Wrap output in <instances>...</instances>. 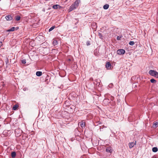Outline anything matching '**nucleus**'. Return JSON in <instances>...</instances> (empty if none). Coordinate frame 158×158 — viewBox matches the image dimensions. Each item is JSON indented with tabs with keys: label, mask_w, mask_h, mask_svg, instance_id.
<instances>
[{
	"label": "nucleus",
	"mask_w": 158,
	"mask_h": 158,
	"mask_svg": "<svg viewBox=\"0 0 158 158\" xmlns=\"http://www.w3.org/2000/svg\"><path fill=\"white\" fill-rule=\"evenodd\" d=\"M55 28V26H53L51 27L49 30V31H50L52 30Z\"/></svg>",
	"instance_id": "nucleus-21"
},
{
	"label": "nucleus",
	"mask_w": 158,
	"mask_h": 158,
	"mask_svg": "<svg viewBox=\"0 0 158 158\" xmlns=\"http://www.w3.org/2000/svg\"><path fill=\"white\" fill-rule=\"evenodd\" d=\"M2 45V42H0V48Z\"/></svg>",
	"instance_id": "nucleus-26"
},
{
	"label": "nucleus",
	"mask_w": 158,
	"mask_h": 158,
	"mask_svg": "<svg viewBox=\"0 0 158 158\" xmlns=\"http://www.w3.org/2000/svg\"><path fill=\"white\" fill-rule=\"evenodd\" d=\"M153 127L154 128H156L158 127V121L154 123Z\"/></svg>",
	"instance_id": "nucleus-14"
},
{
	"label": "nucleus",
	"mask_w": 158,
	"mask_h": 158,
	"mask_svg": "<svg viewBox=\"0 0 158 158\" xmlns=\"http://www.w3.org/2000/svg\"><path fill=\"white\" fill-rule=\"evenodd\" d=\"M106 67L107 69H110L111 67V64L109 62H107L106 64Z\"/></svg>",
	"instance_id": "nucleus-5"
},
{
	"label": "nucleus",
	"mask_w": 158,
	"mask_h": 158,
	"mask_svg": "<svg viewBox=\"0 0 158 158\" xmlns=\"http://www.w3.org/2000/svg\"><path fill=\"white\" fill-rule=\"evenodd\" d=\"M53 44L54 45H57V41L56 40H54L53 41Z\"/></svg>",
	"instance_id": "nucleus-18"
},
{
	"label": "nucleus",
	"mask_w": 158,
	"mask_h": 158,
	"mask_svg": "<svg viewBox=\"0 0 158 158\" xmlns=\"http://www.w3.org/2000/svg\"><path fill=\"white\" fill-rule=\"evenodd\" d=\"M136 142L135 143L131 142L129 143V147L130 148H132L136 144Z\"/></svg>",
	"instance_id": "nucleus-9"
},
{
	"label": "nucleus",
	"mask_w": 158,
	"mask_h": 158,
	"mask_svg": "<svg viewBox=\"0 0 158 158\" xmlns=\"http://www.w3.org/2000/svg\"><path fill=\"white\" fill-rule=\"evenodd\" d=\"M8 60H7V61H6V62L7 63H8Z\"/></svg>",
	"instance_id": "nucleus-28"
},
{
	"label": "nucleus",
	"mask_w": 158,
	"mask_h": 158,
	"mask_svg": "<svg viewBox=\"0 0 158 158\" xmlns=\"http://www.w3.org/2000/svg\"><path fill=\"white\" fill-rule=\"evenodd\" d=\"M5 18L6 20L8 21L11 20L12 19V17L10 15H6V16Z\"/></svg>",
	"instance_id": "nucleus-7"
},
{
	"label": "nucleus",
	"mask_w": 158,
	"mask_h": 158,
	"mask_svg": "<svg viewBox=\"0 0 158 158\" xmlns=\"http://www.w3.org/2000/svg\"><path fill=\"white\" fill-rule=\"evenodd\" d=\"M16 155V152H13L11 153V156L12 158H14Z\"/></svg>",
	"instance_id": "nucleus-15"
},
{
	"label": "nucleus",
	"mask_w": 158,
	"mask_h": 158,
	"mask_svg": "<svg viewBox=\"0 0 158 158\" xmlns=\"http://www.w3.org/2000/svg\"><path fill=\"white\" fill-rule=\"evenodd\" d=\"M109 6L108 4H106L103 6V8L104 9L106 10L109 8Z\"/></svg>",
	"instance_id": "nucleus-12"
},
{
	"label": "nucleus",
	"mask_w": 158,
	"mask_h": 158,
	"mask_svg": "<svg viewBox=\"0 0 158 158\" xmlns=\"http://www.w3.org/2000/svg\"><path fill=\"white\" fill-rule=\"evenodd\" d=\"M86 44H87V45H90V43H89V42H87Z\"/></svg>",
	"instance_id": "nucleus-25"
},
{
	"label": "nucleus",
	"mask_w": 158,
	"mask_h": 158,
	"mask_svg": "<svg viewBox=\"0 0 158 158\" xmlns=\"http://www.w3.org/2000/svg\"><path fill=\"white\" fill-rule=\"evenodd\" d=\"M134 44H135L134 42L133 41H130L129 43V44L130 45H131V46L134 45Z\"/></svg>",
	"instance_id": "nucleus-20"
},
{
	"label": "nucleus",
	"mask_w": 158,
	"mask_h": 158,
	"mask_svg": "<svg viewBox=\"0 0 158 158\" xmlns=\"http://www.w3.org/2000/svg\"><path fill=\"white\" fill-rule=\"evenodd\" d=\"M152 151L154 152H156L158 151V148L157 147H154L152 149Z\"/></svg>",
	"instance_id": "nucleus-16"
},
{
	"label": "nucleus",
	"mask_w": 158,
	"mask_h": 158,
	"mask_svg": "<svg viewBox=\"0 0 158 158\" xmlns=\"http://www.w3.org/2000/svg\"><path fill=\"white\" fill-rule=\"evenodd\" d=\"M121 38V37H119V36H118L117 37V39L118 40H120Z\"/></svg>",
	"instance_id": "nucleus-23"
},
{
	"label": "nucleus",
	"mask_w": 158,
	"mask_h": 158,
	"mask_svg": "<svg viewBox=\"0 0 158 158\" xmlns=\"http://www.w3.org/2000/svg\"><path fill=\"white\" fill-rule=\"evenodd\" d=\"M125 53V51L123 49H120L118 50L117 51V53L119 55L123 54Z\"/></svg>",
	"instance_id": "nucleus-3"
},
{
	"label": "nucleus",
	"mask_w": 158,
	"mask_h": 158,
	"mask_svg": "<svg viewBox=\"0 0 158 158\" xmlns=\"http://www.w3.org/2000/svg\"><path fill=\"white\" fill-rule=\"evenodd\" d=\"M107 100V99H104V100L103 101V102H106Z\"/></svg>",
	"instance_id": "nucleus-27"
},
{
	"label": "nucleus",
	"mask_w": 158,
	"mask_h": 158,
	"mask_svg": "<svg viewBox=\"0 0 158 158\" xmlns=\"http://www.w3.org/2000/svg\"><path fill=\"white\" fill-rule=\"evenodd\" d=\"M79 2L78 0H76L73 4L69 8V9L68 11L69 12H70L73 10L77 8L79 6Z\"/></svg>",
	"instance_id": "nucleus-1"
},
{
	"label": "nucleus",
	"mask_w": 158,
	"mask_h": 158,
	"mask_svg": "<svg viewBox=\"0 0 158 158\" xmlns=\"http://www.w3.org/2000/svg\"><path fill=\"white\" fill-rule=\"evenodd\" d=\"M114 97L112 96H111L110 99L111 100L113 101L114 100Z\"/></svg>",
	"instance_id": "nucleus-24"
},
{
	"label": "nucleus",
	"mask_w": 158,
	"mask_h": 158,
	"mask_svg": "<svg viewBox=\"0 0 158 158\" xmlns=\"http://www.w3.org/2000/svg\"><path fill=\"white\" fill-rule=\"evenodd\" d=\"M149 73L151 76L158 78V73L156 71L151 70L149 71Z\"/></svg>",
	"instance_id": "nucleus-2"
},
{
	"label": "nucleus",
	"mask_w": 158,
	"mask_h": 158,
	"mask_svg": "<svg viewBox=\"0 0 158 158\" xmlns=\"http://www.w3.org/2000/svg\"><path fill=\"white\" fill-rule=\"evenodd\" d=\"M150 81L152 83H155L156 82V81L154 79H151L150 80Z\"/></svg>",
	"instance_id": "nucleus-19"
},
{
	"label": "nucleus",
	"mask_w": 158,
	"mask_h": 158,
	"mask_svg": "<svg viewBox=\"0 0 158 158\" xmlns=\"http://www.w3.org/2000/svg\"><path fill=\"white\" fill-rule=\"evenodd\" d=\"M154 158H156V157H155Z\"/></svg>",
	"instance_id": "nucleus-30"
},
{
	"label": "nucleus",
	"mask_w": 158,
	"mask_h": 158,
	"mask_svg": "<svg viewBox=\"0 0 158 158\" xmlns=\"http://www.w3.org/2000/svg\"><path fill=\"white\" fill-rule=\"evenodd\" d=\"M15 19L17 21H19L20 20V16L17 15L15 17Z\"/></svg>",
	"instance_id": "nucleus-17"
},
{
	"label": "nucleus",
	"mask_w": 158,
	"mask_h": 158,
	"mask_svg": "<svg viewBox=\"0 0 158 158\" xmlns=\"http://www.w3.org/2000/svg\"><path fill=\"white\" fill-rule=\"evenodd\" d=\"M107 152L111 153L112 152V148L111 147L109 146L106 149Z\"/></svg>",
	"instance_id": "nucleus-4"
},
{
	"label": "nucleus",
	"mask_w": 158,
	"mask_h": 158,
	"mask_svg": "<svg viewBox=\"0 0 158 158\" xmlns=\"http://www.w3.org/2000/svg\"><path fill=\"white\" fill-rule=\"evenodd\" d=\"M69 61H70L71 60H70V59H69Z\"/></svg>",
	"instance_id": "nucleus-29"
},
{
	"label": "nucleus",
	"mask_w": 158,
	"mask_h": 158,
	"mask_svg": "<svg viewBox=\"0 0 158 158\" xmlns=\"http://www.w3.org/2000/svg\"><path fill=\"white\" fill-rule=\"evenodd\" d=\"M36 75L37 76L40 77L42 75V72L41 71H37L36 72Z\"/></svg>",
	"instance_id": "nucleus-10"
},
{
	"label": "nucleus",
	"mask_w": 158,
	"mask_h": 158,
	"mask_svg": "<svg viewBox=\"0 0 158 158\" xmlns=\"http://www.w3.org/2000/svg\"><path fill=\"white\" fill-rule=\"evenodd\" d=\"M15 28L14 27H12L10 29H9L7 30V31H13L15 30Z\"/></svg>",
	"instance_id": "nucleus-13"
},
{
	"label": "nucleus",
	"mask_w": 158,
	"mask_h": 158,
	"mask_svg": "<svg viewBox=\"0 0 158 158\" xmlns=\"http://www.w3.org/2000/svg\"><path fill=\"white\" fill-rule=\"evenodd\" d=\"M22 63L23 64H25L26 63V60H23L22 61Z\"/></svg>",
	"instance_id": "nucleus-22"
},
{
	"label": "nucleus",
	"mask_w": 158,
	"mask_h": 158,
	"mask_svg": "<svg viewBox=\"0 0 158 158\" xmlns=\"http://www.w3.org/2000/svg\"><path fill=\"white\" fill-rule=\"evenodd\" d=\"M19 107V106L18 105L16 104L12 108V109L13 110H16Z\"/></svg>",
	"instance_id": "nucleus-11"
},
{
	"label": "nucleus",
	"mask_w": 158,
	"mask_h": 158,
	"mask_svg": "<svg viewBox=\"0 0 158 158\" xmlns=\"http://www.w3.org/2000/svg\"><path fill=\"white\" fill-rule=\"evenodd\" d=\"M60 8L61 6L59 5L58 4L52 6V8L54 9H60Z\"/></svg>",
	"instance_id": "nucleus-6"
},
{
	"label": "nucleus",
	"mask_w": 158,
	"mask_h": 158,
	"mask_svg": "<svg viewBox=\"0 0 158 158\" xmlns=\"http://www.w3.org/2000/svg\"><path fill=\"white\" fill-rule=\"evenodd\" d=\"M79 123L80 124V125L81 127L82 128H84L85 127V123L84 122H83V121H82L80 122H79Z\"/></svg>",
	"instance_id": "nucleus-8"
}]
</instances>
